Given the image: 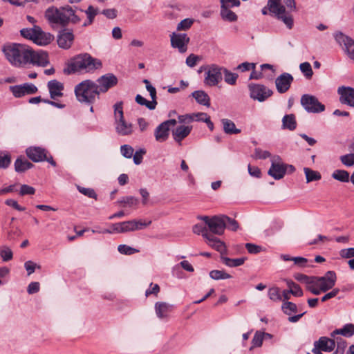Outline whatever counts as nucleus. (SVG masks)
<instances>
[{"label":"nucleus","instance_id":"f257e3e1","mask_svg":"<svg viewBox=\"0 0 354 354\" xmlns=\"http://www.w3.org/2000/svg\"><path fill=\"white\" fill-rule=\"evenodd\" d=\"M1 51L7 61L15 67H24L27 64L44 67L49 63L46 52L35 51L26 44L6 43L2 46Z\"/></svg>","mask_w":354,"mask_h":354},{"label":"nucleus","instance_id":"f03ea898","mask_svg":"<svg viewBox=\"0 0 354 354\" xmlns=\"http://www.w3.org/2000/svg\"><path fill=\"white\" fill-rule=\"evenodd\" d=\"M102 62L93 57L88 53H82L76 55L71 59L68 65L69 70L72 73H93L95 70L101 68Z\"/></svg>","mask_w":354,"mask_h":354},{"label":"nucleus","instance_id":"7ed1b4c3","mask_svg":"<svg viewBox=\"0 0 354 354\" xmlns=\"http://www.w3.org/2000/svg\"><path fill=\"white\" fill-rule=\"evenodd\" d=\"M74 92L77 101L86 104H93L100 98L97 84L91 80H84L77 84Z\"/></svg>","mask_w":354,"mask_h":354},{"label":"nucleus","instance_id":"20e7f679","mask_svg":"<svg viewBox=\"0 0 354 354\" xmlns=\"http://www.w3.org/2000/svg\"><path fill=\"white\" fill-rule=\"evenodd\" d=\"M20 34L24 38L39 46H47L54 39L53 35L43 31L41 27L37 25H34L32 28H22Z\"/></svg>","mask_w":354,"mask_h":354},{"label":"nucleus","instance_id":"39448f33","mask_svg":"<svg viewBox=\"0 0 354 354\" xmlns=\"http://www.w3.org/2000/svg\"><path fill=\"white\" fill-rule=\"evenodd\" d=\"M151 221L130 220L111 224V229H105L102 232L111 233H127L140 230L149 226Z\"/></svg>","mask_w":354,"mask_h":354},{"label":"nucleus","instance_id":"423d86ee","mask_svg":"<svg viewBox=\"0 0 354 354\" xmlns=\"http://www.w3.org/2000/svg\"><path fill=\"white\" fill-rule=\"evenodd\" d=\"M267 7L270 12L273 13L278 19L283 21L288 29L292 28L293 17L290 13V11L286 10V8L281 4V0H268Z\"/></svg>","mask_w":354,"mask_h":354},{"label":"nucleus","instance_id":"0eeeda50","mask_svg":"<svg viewBox=\"0 0 354 354\" xmlns=\"http://www.w3.org/2000/svg\"><path fill=\"white\" fill-rule=\"evenodd\" d=\"M207 225L209 230L217 235H221L223 234L225 229V223L224 219H227L225 215H218L212 217H208L207 216H202L201 218Z\"/></svg>","mask_w":354,"mask_h":354},{"label":"nucleus","instance_id":"6e6552de","mask_svg":"<svg viewBox=\"0 0 354 354\" xmlns=\"http://www.w3.org/2000/svg\"><path fill=\"white\" fill-rule=\"evenodd\" d=\"M223 68L216 64L207 66L205 73L204 84L208 86H216L223 79Z\"/></svg>","mask_w":354,"mask_h":354},{"label":"nucleus","instance_id":"1a4fd4ad","mask_svg":"<svg viewBox=\"0 0 354 354\" xmlns=\"http://www.w3.org/2000/svg\"><path fill=\"white\" fill-rule=\"evenodd\" d=\"M26 153L27 156L33 162L47 161L52 166H56V162L53 156L43 148L39 147H29L26 149Z\"/></svg>","mask_w":354,"mask_h":354},{"label":"nucleus","instance_id":"9d476101","mask_svg":"<svg viewBox=\"0 0 354 354\" xmlns=\"http://www.w3.org/2000/svg\"><path fill=\"white\" fill-rule=\"evenodd\" d=\"M248 89L250 91V97L261 102L266 100L273 93L272 90L259 84H250L248 85Z\"/></svg>","mask_w":354,"mask_h":354},{"label":"nucleus","instance_id":"9b49d317","mask_svg":"<svg viewBox=\"0 0 354 354\" xmlns=\"http://www.w3.org/2000/svg\"><path fill=\"white\" fill-rule=\"evenodd\" d=\"M301 104L308 113H320L325 110V106L318 99L309 94H304L301 97Z\"/></svg>","mask_w":354,"mask_h":354},{"label":"nucleus","instance_id":"f8f14e48","mask_svg":"<svg viewBox=\"0 0 354 354\" xmlns=\"http://www.w3.org/2000/svg\"><path fill=\"white\" fill-rule=\"evenodd\" d=\"M99 95L107 92L118 84V78L112 73H106L100 77L96 82Z\"/></svg>","mask_w":354,"mask_h":354},{"label":"nucleus","instance_id":"ddd939ff","mask_svg":"<svg viewBox=\"0 0 354 354\" xmlns=\"http://www.w3.org/2000/svg\"><path fill=\"white\" fill-rule=\"evenodd\" d=\"M176 124L175 119H170L159 124L154 131L156 140L159 142H165L167 140L169 135V128Z\"/></svg>","mask_w":354,"mask_h":354},{"label":"nucleus","instance_id":"4468645a","mask_svg":"<svg viewBox=\"0 0 354 354\" xmlns=\"http://www.w3.org/2000/svg\"><path fill=\"white\" fill-rule=\"evenodd\" d=\"M189 42V37L187 34L173 32L171 35V46L174 48H177L181 53L187 51Z\"/></svg>","mask_w":354,"mask_h":354},{"label":"nucleus","instance_id":"2eb2a0df","mask_svg":"<svg viewBox=\"0 0 354 354\" xmlns=\"http://www.w3.org/2000/svg\"><path fill=\"white\" fill-rule=\"evenodd\" d=\"M335 38L339 45L344 46L346 53L351 59L354 61V39L342 32L336 33Z\"/></svg>","mask_w":354,"mask_h":354},{"label":"nucleus","instance_id":"dca6fc26","mask_svg":"<svg viewBox=\"0 0 354 354\" xmlns=\"http://www.w3.org/2000/svg\"><path fill=\"white\" fill-rule=\"evenodd\" d=\"M319 290L321 294L326 292L335 285L337 276L334 271H328L324 276L319 277Z\"/></svg>","mask_w":354,"mask_h":354},{"label":"nucleus","instance_id":"f3484780","mask_svg":"<svg viewBox=\"0 0 354 354\" xmlns=\"http://www.w3.org/2000/svg\"><path fill=\"white\" fill-rule=\"evenodd\" d=\"M10 90L16 97H21L26 95L34 94L37 91V88L33 84L25 83L21 85L10 86Z\"/></svg>","mask_w":354,"mask_h":354},{"label":"nucleus","instance_id":"a211bd4d","mask_svg":"<svg viewBox=\"0 0 354 354\" xmlns=\"http://www.w3.org/2000/svg\"><path fill=\"white\" fill-rule=\"evenodd\" d=\"M337 93L341 104L354 108V88L343 86L338 88Z\"/></svg>","mask_w":354,"mask_h":354},{"label":"nucleus","instance_id":"6ab92c4d","mask_svg":"<svg viewBox=\"0 0 354 354\" xmlns=\"http://www.w3.org/2000/svg\"><path fill=\"white\" fill-rule=\"evenodd\" d=\"M61 18L64 21L60 22V25L66 26L69 22L77 24L80 21V18L75 15V11L70 6H65L60 8Z\"/></svg>","mask_w":354,"mask_h":354},{"label":"nucleus","instance_id":"aec40b11","mask_svg":"<svg viewBox=\"0 0 354 354\" xmlns=\"http://www.w3.org/2000/svg\"><path fill=\"white\" fill-rule=\"evenodd\" d=\"M74 38V35L71 30L64 29L59 32L57 42L59 48L68 49L71 47Z\"/></svg>","mask_w":354,"mask_h":354},{"label":"nucleus","instance_id":"412c9836","mask_svg":"<svg viewBox=\"0 0 354 354\" xmlns=\"http://www.w3.org/2000/svg\"><path fill=\"white\" fill-rule=\"evenodd\" d=\"M293 82V77L288 73H283L275 80V84L277 91L279 93H286L290 87Z\"/></svg>","mask_w":354,"mask_h":354},{"label":"nucleus","instance_id":"4be33fe9","mask_svg":"<svg viewBox=\"0 0 354 354\" xmlns=\"http://www.w3.org/2000/svg\"><path fill=\"white\" fill-rule=\"evenodd\" d=\"M156 316L160 319H167L169 317V313L173 310L174 306L167 302L158 301L154 306Z\"/></svg>","mask_w":354,"mask_h":354},{"label":"nucleus","instance_id":"5701e85b","mask_svg":"<svg viewBox=\"0 0 354 354\" xmlns=\"http://www.w3.org/2000/svg\"><path fill=\"white\" fill-rule=\"evenodd\" d=\"M268 174L275 180H280L283 178L286 174L283 163L281 161L276 162L274 160H272L271 167H270Z\"/></svg>","mask_w":354,"mask_h":354},{"label":"nucleus","instance_id":"b1692460","mask_svg":"<svg viewBox=\"0 0 354 354\" xmlns=\"http://www.w3.org/2000/svg\"><path fill=\"white\" fill-rule=\"evenodd\" d=\"M64 84L60 82L53 80L48 82V88L50 98L55 100L57 97L63 96Z\"/></svg>","mask_w":354,"mask_h":354},{"label":"nucleus","instance_id":"393cba45","mask_svg":"<svg viewBox=\"0 0 354 354\" xmlns=\"http://www.w3.org/2000/svg\"><path fill=\"white\" fill-rule=\"evenodd\" d=\"M115 131L120 136H129L133 132V126L124 118L115 120Z\"/></svg>","mask_w":354,"mask_h":354},{"label":"nucleus","instance_id":"a878e982","mask_svg":"<svg viewBox=\"0 0 354 354\" xmlns=\"http://www.w3.org/2000/svg\"><path fill=\"white\" fill-rule=\"evenodd\" d=\"M61 10L55 6L49 7L45 12V17L51 24H59L64 21V19L61 18Z\"/></svg>","mask_w":354,"mask_h":354},{"label":"nucleus","instance_id":"bb28decb","mask_svg":"<svg viewBox=\"0 0 354 354\" xmlns=\"http://www.w3.org/2000/svg\"><path fill=\"white\" fill-rule=\"evenodd\" d=\"M314 346L319 347L323 351L330 352L335 347V340L333 337H321L319 340L314 342Z\"/></svg>","mask_w":354,"mask_h":354},{"label":"nucleus","instance_id":"cd10ccee","mask_svg":"<svg viewBox=\"0 0 354 354\" xmlns=\"http://www.w3.org/2000/svg\"><path fill=\"white\" fill-rule=\"evenodd\" d=\"M192 129V127L189 126H184L181 125L176 128L175 130L173 131L172 135L175 141L180 143V142L189 136L191 131Z\"/></svg>","mask_w":354,"mask_h":354},{"label":"nucleus","instance_id":"c85d7f7f","mask_svg":"<svg viewBox=\"0 0 354 354\" xmlns=\"http://www.w3.org/2000/svg\"><path fill=\"white\" fill-rule=\"evenodd\" d=\"M205 239H206L207 243L210 247H212L216 251L221 252V254L225 252L226 248H225V245L224 243L222 242L218 238H216L214 236L209 234Z\"/></svg>","mask_w":354,"mask_h":354},{"label":"nucleus","instance_id":"c756f323","mask_svg":"<svg viewBox=\"0 0 354 354\" xmlns=\"http://www.w3.org/2000/svg\"><path fill=\"white\" fill-rule=\"evenodd\" d=\"M33 165L25 157L20 156L15 162V170L18 173H22L32 168Z\"/></svg>","mask_w":354,"mask_h":354},{"label":"nucleus","instance_id":"7c9ffc66","mask_svg":"<svg viewBox=\"0 0 354 354\" xmlns=\"http://www.w3.org/2000/svg\"><path fill=\"white\" fill-rule=\"evenodd\" d=\"M341 335L346 337H351L354 335V324H346L342 328L336 329L330 333L331 337Z\"/></svg>","mask_w":354,"mask_h":354},{"label":"nucleus","instance_id":"2f4dec72","mask_svg":"<svg viewBox=\"0 0 354 354\" xmlns=\"http://www.w3.org/2000/svg\"><path fill=\"white\" fill-rule=\"evenodd\" d=\"M192 95L198 104L206 106H210V98L205 91H196L192 93Z\"/></svg>","mask_w":354,"mask_h":354},{"label":"nucleus","instance_id":"473e14b6","mask_svg":"<svg viewBox=\"0 0 354 354\" xmlns=\"http://www.w3.org/2000/svg\"><path fill=\"white\" fill-rule=\"evenodd\" d=\"M223 131L227 134H238L241 133V129L236 128L235 124L232 120L223 118L221 120Z\"/></svg>","mask_w":354,"mask_h":354},{"label":"nucleus","instance_id":"72a5a7b5","mask_svg":"<svg viewBox=\"0 0 354 354\" xmlns=\"http://www.w3.org/2000/svg\"><path fill=\"white\" fill-rule=\"evenodd\" d=\"M319 277L310 276L307 282L306 288L315 295H320V291L319 290Z\"/></svg>","mask_w":354,"mask_h":354},{"label":"nucleus","instance_id":"f704fd0d","mask_svg":"<svg viewBox=\"0 0 354 354\" xmlns=\"http://www.w3.org/2000/svg\"><path fill=\"white\" fill-rule=\"evenodd\" d=\"M283 128L293 131L297 127L295 116L293 114L286 115L282 119Z\"/></svg>","mask_w":354,"mask_h":354},{"label":"nucleus","instance_id":"c9c22d12","mask_svg":"<svg viewBox=\"0 0 354 354\" xmlns=\"http://www.w3.org/2000/svg\"><path fill=\"white\" fill-rule=\"evenodd\" d=\"M87 20L84 23L83 26H87L92 24L96 15L99 14V10L93 6H89L84 11Z\"/></svg>","mask_w":354,"mask_h":354},{"label":"nucleus","instance_id":"e433bc0d","mask_svg":"<svg viewBox=\"0 0 354 354\" xmlns=\"http://www.w3.org/2000/svg\"><path fill=\"white\" fill-rule=\"evenodd\" d=\"M332 177L342 183H348L350 180L349 173L343 169H336L332 174Z\"/></svg>","mask_w":354,"mask_h":354},{"label":"nucleus","instance_id":"4c0bfd02","mask_svg":"<svg viewBox=\"0 0 354 354\" xmlns=\"http://www.w3.org/2000/svg\"><path fill=\"white\" fill-rule=\"evenodd\" d=\"M223 263L229 267H238L243 265L245 262V258L230 259L226 257H221Z\"/></svg>","mask_w":354,"mask_h":354},{"label":"nucleus","instance_id":"58836bf2","mask_svg":"<svg viewBox=\"0 0 354 354\" xmlns=\"http://www.w3.org/2000/svg\"><path fill=\"white\" fill-rule=\"evenodd\" d=\"M221 15L223 19L229 21H234L237 19L236 15L227 6H221Z\"/></svg>","mask_w":354,"mask_h":354},{"label":"nucleus","instance_id":"ea45409f","mask_svg":"<svg viewBox=\"0 0 354 354\" xmlns=\"http://www.w3.org/2000/svg\"><path fill=\"white\" fill-rule=\"evenodd\" d=\"M135 100L138 104L145 106L149 110L155 109L157 105V101H149L139 94L136 96Z\"/></svg>","mask_w":354,"mask_h":354},{"label":"nucleus","instance_id":"a19ab883","mask_svg":"<svg viewBox=\"0 0 354 354\" xmlns=\"http://www.w3.org/2000/svg\"><path fill=\"white\" fill-rule=\"evenodd\" d=\"M304 173L306 175L307 183L319 180L322 178L319 172H318L317 171L312 170L310 168L305 167L304 169Z\"/></svg>","mask_w":354,"mask_h":354},{"label":"nucleus","instance_id":"79ce46f5","mask_svg":"<svg viewBox=\"0 0 354 354\" xmlns=\"http://www.w3.org/2000/svg\"><path fill=\"white\" fill-rule=\"evenodd\" d=\"M224 80L230 85H235L238 78V75L230 72L227 69L223 68Z\"/></svg>","mask_w":354,"mask_h":354},{"label":"nucleus","instance_id":"37998d69","mask_svg":"<svg viewBox=\"0 0 354 354\" xmlns=\"http://www.w3.org/2000/svg\"><path fill=\"white\" fill-rule=\"evenodd\" d=\"M11 162L10 155L6 151H0V169H6Z\"/></svg>","mask_w":354,"mask_h":354},{"label":"nucleus","instance_id":"c03bdc74","mask_svg":"<svg viewBox=\"0 0 354 354\" xmlns=\"http://www.w3.org/2000/svg\"><path fill=\"white\" fill-rule=\"evenodd\" d=\"M287 286L292 295L295 297H301L303 295V291L300 286L292 281H287Z\"/></svg>","mask_w":354,"mask_h":354},{"label":"nucleus","instance_id":"a18cd8bd","mask_svg":"<svg viewBox=\"0 0 354 354\" xmlns=\"http://www.w3.org/2000/svg\"><path fill=\"white\" fill-rule=\"evenodd\" d=\"M209 276L214 280L227 279L231 278V275L223 270H214L209 272Z\"/></svg>","mask_w":354,"mask_h":354},{"label":"nucleus","instance_id":"49530a36","mask_svg":"<svg viewBox=\"0 0 354 354\" xmlns=\"http://www.w3.org/2000/svg\"><path fill=\"white\" fill-rule=\"evenodd\" d=\"M118 250L120 253L125 255H131L140 252L139 250L124 244L119 245Z\"/></svg>","mask_w":354,"mask_h":354},{"label":"nucleus","instance_id":"de8ad7c7","mask_svg":"<svg viewBox=\"0 0 354 354\" xmlns=\"http://www.w3.org/2000/svg\"><path fill=\"white\" fill-rule=\"evenodd\" d=\"M282 310L283 313L288 315H290L293 313L297 311V305L290 301H286L282 305Z\"/></svg>","mask_w":354,"mask_h":354},{"label":"nucleus","instance_id":"09e8293b","mask_svg":"<svg viewBox=\"0 0 354 354\" xmlns=\"http://www.w3.org/2000/svg\"><path fill=\"white\" fill-rule=\"evenodd\" d=\"M299 68L307 79H310L312 77L313 75V71L310 63H301L299 66Z\"/></svg>","mask_w":354,"mask_h":354},{"label":"nucleus","instance_id":"8fccbe9b","mask_svg":"<svg viewBox=\"0 0 354 354\" xmlns=\"http://www.w3.org/2000/svg\"><path fill=\"white\" fill-rule=\"evenodd\" d=\"M268 297L271 300L274 301H279L282 300L279 289L277 287H273L269 289Z\"/></svg>","mask_w":354,"mask_h":354},{"label":"nucleus","instance_id":"3c124183","mask_svg":"<svg viewBox=\"0 0 354 354\" xmlns=\"http://www.w3.org/2000/svg\"><path fill=\"white\" fill-rule=\"evenodd\" d=\"M122 105H123L122 102H118L114 104L113 107H114L115 120L124 118Z\"/></svg>","mask_w":354,"mask_h":354},{"label":"nucleus","instance_id":"603ef678","mask_svg":"<svg viewBox=\"0 0 354 354\" xmlns=\"http://www.w3.org/2000/svg\"><path fill=\"white\" fill-rule=\"evenodd\" d=\"M264 337V333L257 331L253 337L252 347H259L262 345Z\"/></svg>","mask_w":354,"mask_h":354},{"label":"nucleus","instance_id":"864d4df0","mask_svg":"<svg viewBox=\"0 0 354 354\" xmlns=\"http://www.w3.org/2000/svg\"><path fill=\"white\" fill-rule=\"evenodd\" d=\"M193 232L196 234H201L205 239L209 234L208 230L205 226L201 224H196L193 227Z\"/></svg>","mask_w":354,"mask_h":354},{"label":"nucleus","instance_id":"5fc2aeb1","mask_svg":"<svg viewBox=\"0 0 354 354\" xmlns=\"http://www.w3.org/2000/svg\"><path fill=\"white\" fill-rule=\"evenodd\" d=\"M333 338L335 340V344H337L336 351L340 352V353H344V350L347 346L346 340H344L342 337L336 336Z\"/></svg>","mask_w":354,"mask_h":354},{"label":"nucleus","instance_id":"6e6d98bb","mask_svg":"<svg viewBox=\"0 0 354 354\" xmlns=\"http://www.w3.org/2000/svg\"><path fill=\"white\" fill-rule=\"evenodd\" d=\"M77 189L81 194L88 196V198L95 199L97 198V194L91 188H86L81 186H77Z\"/></svg>","mask_w":354,"mask_h":354},{"label":"nucleus","instance_id":"4d7b16f0","mask_svg":"<svg viewBox=\"0 0 354 354\" xmlns=\"http://www.w3.org/2000/svg\"><path fill=\"white\" fill-rule=\"evenodd\" d=\"M120 151L122 155L127 158H131L133 155V148L128 145H124L120 147Z\"/></svg>","mask_w":354,"mask_h":354},{"label":"nucleus","instance_id":"13d9d810","mask_svg":"<svg viewBox=\"0 0 354 354\" xmlns=\"http://www.w3.org/2000/svg\"><path fill=\"white\" fill-rule=\"evenodd\" d=\"M118 203H122L124 205H128L129 207L136 205L138 203V200L133 196H126L122 198Z\"/></svg>","mask_w":354,"mask_h":354},{"label":"nucleus","instance_id":"bf43d9fd","mask_svg":"<svg viewBox=\"0 0 354 354\" xmlns=\"http://www.w3.org/2000/svg\"><path fill=\"white\" fill-rule=\"evenodd\" d=\"M35 193V189L28 185H22L20 187L19 195H33Z\"/></svg>","mask_w":354,"mask_h":354},{"label":"nucleus","instance_id":"052dcab7","mask_svg":"<svg viewBox=\"0 0 354 354\" xmlns=\"http://www.w3.org/2000/svg\"><path fill=\"white\" fill-rule=\"evenodd\" d=\"M340 160L346 167H351L354 165L353 153L346 154L340 157Z\"/></svg>","mask_w":354,"mask_h":354},{"label":"nucleus","instance_id":"680f3d73","mask_svg":"<svg viewBox=\"0 0 354 354\" xmlns=\"http://www.w3.org/2000/svg\"><path fill=\"white\" fill-rule=\"evenodd\" d=\"M0 256L3 261H8L12 259V252L8 248H4L0 250Z\"/></svg>","mask_w":354,"mask_h":354},{"label":"nucleus","instance_id":"e2e57ef3","mask_svg":"<svg viewBox=\"0 0 354 354\" xmlns=\"http://www.w3.org/2000/svg\"><path fill=\"white\" fill-rule=\"evenodd\" d=\"M225 223V228L227 227L229 230L236 231L239 228V224L234 219H232L227 216V219H224Z\"/></svg>","mask_w":354,"mask_h":354},{"label":"nucleus","instance_id":"0e129e2a","mask_svg":"<svg viewBox=\"0 0 354 354\" xmlns=\"http://www.w3.org/2000/svg\"><path fill=\"white\" fill-rule=\"evenodd\" d=\"M193 24V20L190 19H185L182 20L177 26L178 30H186L189 29Z\"/></svg>","mask_w":354,"mask_h":354},{"label":"nucleus","instance_id":"69168bd1","mask_svg":"<svg viewBox=\"0 0 354 354\" xmlns=\"http://www.w3.org/2000/svg\"><path fill=\"white\" fill-rule=\"evenodd\" d=\"M292 261L294 264L299 268H306L308 267V260L306 258L301 257H293Z\"/></svg>","mask_w":354,"mask_h":354},{"label":"nucleus","instance_id":"338daca9","mask_svg":"<svg viewBox=\"0 0 354 354\" xmlns=\"http://www.w3.org/2000/svg\"><path fill=\"white\" fill-rule=\"evenodd\" d=\"M201 60L199 56L196 55L194 54L189 55L186 59V64L188 66L193 68L194 67L197 62Z\"/></svg>","mask_w":354,"mask_h":354},{"label":"nucleus","instance_id":"774afa93","mask_svg":"<svg viewBox=\"0 0 354 354\" xmlns=\"http://www.w3.org/2000/svg\"><path fill=\"white\" fill-rule=\"evenodd\" d=\"M245 248L247 249L248 252L250 254H258L263 250L261 246L249 243L245 244Z\"/></svg>","mask_w":354,"mask_h":354}]
</instances>
